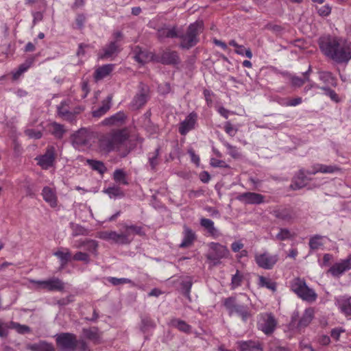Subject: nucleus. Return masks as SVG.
Listing matches in <instances>:
<instances>
[{
  "label": "nucleus",
  "mask_w": 351,
  "mask_h": 351,
  "mask_svg": "<svg viewBox=\"0 0 351 351\" xmlns=\"http://www.w3.org/2000/svg\"><path fill=\"white\" fill-rule=\"evenodd\" d=\"M318 45L322 53L337 64H347L351 59V43L340 37L324 36Z\"/></svg>",
  "instance_id": "1"
},
{
  "label": "nucleus",
  "mask_w": 351,
  "mask_h": 351,
  "mask_svg": "<svg viewBox=\"0 0 351 351\" xmlns=\"http://www.w3.org/2000/svg\"><path fill=\"white\" fill-rule=\"evenodd\" d=\"M135 235H145L143 228L136 225L124 224L123 231L121 232L112 230L100 231L97 233L96 237L104 241H112L117 245H125L131 243Z\"/></svg>",
  "instance_id": "2"
},
{
  "label": "nucleus",
  "mask_w": 351,
  "mask_h": 351,
  "mask_svg": "<svg viewBox=\"0 0 351 351\" xmlns=\"http://www.w3.org/2000/svg\"><path fill=\"white\" fill-rule=\"evenodd\" d=\"M241 298L230 296L223 300V305L230 316L237 315L243 322L252 317V309L249 305L250 298L245 294H241Z\"/></svg>",
  "instance_id": "3"
},
{
  "label": "nucleus",
  "mask_w": 351,
  "mask_h": 351,
  "mask_svg": "<svg viewBox=\"0 0 351 351\" xmlns=\"http://www.w3.org/2000/svg\"><path fill=\"white\" fill-rule=\"evenodd\" d=\"M203 31V23L196 21L191 23L187 28L186 34H178L182 41L180 47L182 49H189L195 46L199 42L198 36Z\"/></svg>",
  "instance_id": "4"
},
{
  "label": "nucleus",
  "mask_w": 351,
  "mask_h": 351,
  "mask_svg": "<svg viewBox=\"0 0 351 351\" xmlns=\"http://www.w3.org/2000/svg\"><path fill=\"white\" fill-rule=\"evenodd\" d=\"M290 289L298 298L304 301L313 302L317 298L315 291L308 287L303 278H295L290 281Z\"/></svg>",
  "instance_id": "5"
},
{
  "label": "nucleus",
  "mask_w": 351,
  "mask_h": 351,
  "mask_svg": "<svg viewBox=\"0 0 351 351\" xmlns=\"http://www.w3.org/2000/svg\"><path fill=\"white\" fill-rule=\"evenodd\" d=\"M313 317L314 310L312 308L305 309L301 317L299 312L295 311L291 317L290 326L298 330H302L311 324Z\"/></svg>",
  "instance_id": "6"
},
{
  "label": "nucleus",
  "mask_w": 351,
  "mask_h": 351,
  "mask_svg": "<svg viewBox=\"0 0 351 351\" xmlns=\"http://www.w3.org/2000/svg\"><path fill=\"white\" fill-rule=\"evenodd\" d=\"M55 337L56 344L62 350L74 351L78 346V340L75 334L61 332Z\"/></svg>",
  "instance_id": "7"
},
{
  "label": "nucleus",
  "mask_w": 351,
  "mask_h": 351,
  "mask_svg": "<svg viewBox=\"0 0 351 351\" xmlns=\"http://www.w3.org/2000/svg\"><path fill=\"white\" fill-rule=\"evenodd\" d=\"M276 325L277 321L272 313H265L260 314L257 326L265 335L272 334L276 329Z\"/></svg>",
  "instance_id": "8"
},
{
  "label": "nucleus",
  "mask_w": 351,
  "mask_h": 351,
  "mask_svg": "<svg viewBox=\"0 0 351 351\" xmlns=\"http://www.w3.org/2000/svg\"><path fill=\"white\" fill-rule=\"evenodd\" d=\"M149 87L140 82L138 86V93L135 95L130 103V108L132 110H138L142 108L148 101Z\"/></svg>",
  "instance_id": "9"
},
{
  "label": "nucleus",
  "mask_w": 351,
  "mask_h": 351,
  "mask_svg": "<svg viewBox=\"0 0 351 351\" xmlns=\"http://www.w3.org/2000/svg\"><path fill=\"white\" fill-rule=\"evenodd\" d=\"M209 247L210 250L206 255V258L212 261L216 262L221 258H226L230 253L226 246L219 243L211 242L209 244Z\"/></svg>",
  "instance_id": "10"
},
{
  "label": "nucleus",
  "mask_w": 351,
  "mask_h": 351,
  "mask_svg": "<svg viewBox=\"0 0 351 351\" xmlns=\"http://www.w3.org/2000/svg\"><path fill=\"white\" fill-rule=\"evenodd\" d=\"M271 214L277 219L291 223L297 217L296 210L291 206H280L273 210Z\"/></svg>",
  "instance_id": "11"
},
{
  "label": "nucleus",
  "mask_w": 351,
  "mask_h": 351,
  "mask_svg": "<svg viewBox=\"0 0 351 351\" xmlns=\"http://www.w3.org/2000/svg\"><path fill=\"white\" fill-rule=\"evenodd\" d=\"M38 165L43 169L53 167L56 160V149L53 146H48L44 154L36 157Z\"/></svg>",
  "instance_id": "12"
},
{
  "label": "nucleus",
  "mask_w": 351,
  "mask_h": 351,
  "mask_svg": "<svg viewBox=\"0 0 351 351\" xmlns=\"http://www.w3.org/2000/svg\"><path fill=\"white\" fill-rule=\"evenodd\" d=\"M155 62L165 65L175 66L180 63V58L177 51L166 49L162 51L160 54L156 55Z\"/></svg>",
  "instance_id": "13"
},
{
  "label": "nucleus",
  "mask_w": 351,
  "mask_h": 351,
  "mask_svg": "<svg viewBox=\"0 0 351 351\" xmlns=\"http://www.w3.org/2000/svg\"><path fill=\"white\" fill-rule=\"evenodd\" d=\"M278 257L277 255H271L268 252H264L255 255V261L258 266L265 269H271L277 263Z\"/></svg>",
  "instance_id": "14"
},
{
  "label": "nucleus",
  "mask_w": 351,
  "mask_h": 351,
  "mask_svg": "<svg viewBox=\"0 0 351 351\" xmlns=\"http://www.w3.org/2000/svg\"><path fill=\"white\" fill-rule=\"evenodd\" d=\"M67 106V102L66 101H62L60 104L57 106L58 114L62 119L69 122H73L75 119V115L82 111L84 108L78 106L73 112H72L69 110Z\"/></svg>",
  "instance_id": "15"
},
{
  "label": "nucleus",
  "mask_w": 351,
  "mask_h": 351,
  "mask_svg": "<svg viewBox=\"0 0 351 351\" xmlns=\"http://www.w3.org/2000/svg\"><path fill=\"white\" fill-rule=\"evenodd\" d=\"M132 51L135 60L142 64L150 61L155 62L156 55L145 49H142L139 46H135Z\"/></svg>",
  "instance_id": "16"
},
{
  "label": "nucleus",
  "mask_w": 351,
  "mask_h": 351,
  "mask_svg": "<svg viewBox=\"0 0 351 351\" xmlns=\"http://www.w3.org/2000/svg\"><path fill=\"white\" fill-rule=\"evenodd\" d=\"M351 269V255L339 263L334 264L330 267L328 272L334 277H339L345 271Z\"/></svg>",
  "instance_id": "17"
},
{
  "label": "nucleus",
  "mask_w": 351,
  "mask_h": 351,
  "mask_svg": "<svg viewBox=\"0 0 351 351\" xmlns=\"http://www.w3.org/2000/svg\"><path fill=\"white\" fill-rule=\"evenodd\" d=\"M238 199L247 204H261L264 202L265 197L259 193L246 192L239 195Z\"/></svg>",
  "instance_id": "18"
},
{
  "label": "nucleus",
  "mask_w": 351,
  "mask_h": 351,
  "mask_svg": "<svg viewBox=\"0 0 351 351\" xmlns=\"http://www.w3.org/2000/svg\"><path fill=\"white\" fill-rule=\"evenodd\" d=\"M197 117L196 113L191 112L180 123L179 132L181 135H186L189 131L194 128Z\"/></svg>",
  "instance_id": "19"
},
{
  "label": "nucleus",
  "mask_w": 351,
  "mask_h": 351,
  "mask_svg": "<svg viewBox=\"0 0 351 351\" xmlns=\"http://www.w3.org/2000/svg\"><path fill=\"white\" fill-rule=\"evenodd\" d=\"M82 333L85 338L93 341L95 344H99L102 342V332L99 331L97 327L83 328Z\"/></svg>",
  "instance_id": "20"
},
{
  "label": "nucleus",
  "mask_w": 351,
  "mask_h": 351,
  "mask_svg": "<svg viewBox=\"0 0 351 351\" xmlns=\"http://www.w3.org/2000/svg\"><path fill=\"white\" fill-rule=\"evenodd\" d=\"M73 143L77 147L86 146L90 143V135L86 129H80L73 136Z\"/></svg>",
  "instance_id": "21"
},
{
  "label": "nucleus",
  "mask_w": 351,
  "mask_h": 351,
  "mask_svg": "<svg viewBox=\"0 0 351 351\" xmlns=\"http://www.w3.org/2000/svg\"><path fill=\"white\" fill-rule=\"evenodd\" d=\"M119 53V45L117 41H111L106 45L98 53L99 58L101 60L108 59L114 54Z\"/></svg>",
  "instance_id": "22"
},
{
  "label": "nucleus",
  "mask_w": 351,
  "mask_h": 351,
  "mask_svg": "<svg viewBox=\"0 0 351 351\" xmlns=\"http://www.w3.org/2000/svg\"><path fill=\"white\" fill-rule=\"evenodd\" d=\"M307 180L308 178L305 175V170L304 169H301L294 176L291 184V188L293 190L300 189L306 185Z\"/></svg>",
  "instance_id": "23"
},
{
  "label": "nucleus",
  "mask_w": 351,
  "mask_h": 351,
  "mask_svg": "<svg viewBox=\"0 0 351 351\" xmlns=\"http://www.w3.org/2000/svg\"><path fill=\"white\" fill-rule=\"evenodd\" d=\"M239 351H263L261 344L258 341L248 340L237 342Z\"/></svg>",
  "instance_id": "24"
},
{
  "label": "nucleus",
  "mask_w": 351,
  "mask_h": 351,
  "mask_svg": "<svg viewBox=\"0 0 351 351\" xmlns=\"http://www.w3.org/2000/svg\"><path fill=\"white\" fill-rule=\"evenodd\" d=\"M199 223L202 227H203L207 232L214 239H217L221 236V233L220 231L215 227L214 222L207 218H201L199 221Z\"/></svg>",
  "instance_id": "25"
},
{
  "label": "nucleus",
  "mask_w": 351,
  "mask_h": 351,
  "mask_svg": "<svg viewBox=\"0 0 351 351\" xmlns=\"http://www.w3.org/2000/svg\"><path fill=\"white\" fill-rule=\"evenodd\" d=\"M112 95H108V97L102 101L101 106L92 112L93 117L100 118L107 113L112 106Z\"/></svg>",
  "instance_id": "26"
},
{
  "label": "nucleus",
  "mask_w": 351,
  "mask_h": 351,
  "mask_svg": "<svg viewBox=\"0 0 351 351\" xmlns=\"http://www.w3.org/2000/svg\"><path fill=\"white\" fill-rule=\"evenodd\" d=\"M337 305L346 316H351V297L348 295H342L337 299Z\"/></svg>",
  "instance_id": "27"
},
{
  "label": "nucleus",
  "mask_w": 351,
  "mask_h": 351,
  "mask_svg": "<svg viewBox=\"0 0 351 351\" xmlns=\"http://www.w3.org/2000/svg\"><path fill=\"white\" fill-rule=\"evenodd\" d=\"M45 285L47 291H62L64 289V283L56 277L46 280Z\"/></svg>",
  "instance_id": "28"
},
{
  "label": "nucleus",
  "mask_w": 351,
  "mask_h": 351,
  "mask_svg": "<svg viewBox=\"0 0 351 351\" xmlns=\"http://www.w3.org/2000/svg\"><path fill=\"white\" fill-rule=\"evenodd\" d=\"M99 148L106 152H110L116 147L111 134L102 136L99 140Z\"/></svg>",
  "instance_id": "29"
},
{
  "label": "nucleus",
  "mask_w": 351,
  "mask_h": 351,
  "mask_svg": "<svg viewBox=\"0 0 351 351\" xmlns=\"http://www.w3.org/2000/svg\"><path fill=\"white\" fill-rule=\"evenodd\" d=\"M27 349L31 351H56L54 346L45 341L27 345Z\"/></svg>",
  "instance_id": "30"
},
{
  "label": "nucleus",
  "mask_w": 351,
  "mask_h": 351,
  "mask_svg": "<svg viewBox=\"0 0 351 351\" xmlns=\"http://www.w3.org/2000/svg\"><path fill=\"white\" fill-rule=\"evenodd\" d=\"M183 234V240L179 245L180 248H185L191 246L196 238L195 232L187 226L184 227Z\"/></svg>",
  "instance_id": "31"
},
{
  "label": "nucleus",
  "mask_w": 351,
  "mask_h": 351,
  "mask_svg": "<svg viewBox=\"0 0 351 351\" xmlns=\"http://www.w3.org/2000/svg\"><path fill=\"white\" fill-rule=\"evenodd\" d=\"M125 119L126 116L125 113L122 111H119L116 114L104 119L102 121V124L104 125H119L122 123Z\"/></svg>",
  "instance_id": "32"
},
{
  "label": "nucleus",
  "mask_w": 351,
  "mask_h": 351,
  "mask_svg": "<svg viewBox=\"0 0 351 351\" xmlns=\"http://www.w3.org/2000/svg\"><path fill=\"white\" fill-rule=\"evenodd\" d=\"M42 195L45 202L49 203L51 206H57V197L55 191L49 186H45L42 191Z\"/></svg>",
  "instance_id": "33"
},
{
  "label": "nucleus",
  "mask_w": 351,
  "mask_h": 351,
  "mask_svg": "<svg viewBox=\"0 0 351 351\" xmlns=\"http://www.w3.org/2000/svg\"><path fill=\"white\" fill-rule=\"evenodd\" d=\"M114 65L112 64H104L97 68L94 73L95 80L98 81L106 77L112 71Z\"/></svg>",
  "instance_id": "34"
},
{
  "label": "nucleus",
  "mask_w": 351,
  "mask_h": 351,
  "mask_svg": "<svg viewBox=\"0 0 351 351\" xmlns=\"http://www.w3.org/2000/svg\"><path fill=\"white\" fill-rule=\"evenodd\" d=\"M169 324L184 333L189 334L191 332V326L184 320L178 318H172L169 321Z\"/></svg>",
  "instance_id": "35"
},
{
  "label": "nucleus",
  "mask_w": 351,
  "mask_h": 351,
  "mask_svg": "<svg viewBox=\"0 0 351 351\" xmlns=\"http://www.w3.org/2000/svg\"><path fill=\"white\" fill-rule=\"evenodd\" d=\"M160 147H158L154 152H149L147 154L148 165L150 169L153 171H156V167L160 163Z\"/></svg>",
  "instance_id": "36"
},
{
  "label": "nucleus",
  "mask_w": 351,
  "mask_h": 351,
  "mask_svg": "<svg viewBox=\"0 0 351 351\" xmlns=\"http://www.w3.org/2000/svg\"><path fill=\"white\" fill-rule=\"evenodd\" d=\"M311 66H308V69L306 71L303 73L304 78H301L300 77L292 75L291 77V84L294 86L300 87L302 86L306 82L309 81V75L311 73Z\"/></svg>",
  "instance_id": "37"
},
{
  "label": "nucleus",
  "mask_w": 351,
  "mask_h": 351,
  "mask_svg": "<svg viewBox=\"0 0 351 351\" xmlns=\"http://www.w3.org/2000/svg\"><path fill=\"white\" fill-rule=\"evenodd\" d=\"M70 228L72 230L71 235L73 237L78 236H87L89 234V230L85 227L75 223H70Z\"/></svg>",
  "instance_id": "38"
},
{
  "label": "nucleus",
  "mask_w": 351,
  "mask_h": 351,
  "mask_svg": "<svg viewBox=\"0 0 351 351\" xmlns=\"http://www.w3.org/2000/svg\"><path fill=\"white\" fill-rule=\"evenodd\" d=\"M104 193H106L111 199L121 198L125 195L124 192L118 186H109L104 190Z\"/></svg>",
  "instance_id": "39"
},
{
  "label": "nucleus",
  "mask_w": 351,
  "mask_h": 351,
  "mask_svg": "<svg viewBox=\"0 0 351 351\" xmlns=\"http://www.w3.org/2000/svg\"><path fill=\"white\" fill-rule=\"evenodd\" d=\"M157 35L159 39H163L165 38H178V34L176 27H173L171 29L161 28L158 29Z\"/></svg>",
  "instance_id": "40"
},
{
  "label": "nucleus",
  "mask_w": 351,
  "mask_h": 351,
  "mask_svg": "<svg viewBox=\"0 0 351 351\" xmlns=\"http://www.w3.org/2000/svg\"><path fill=\"white\" fill-rule=\"evenodd\" d=\"M87 163L93 170L97 171L101 175H103L107 171L104 163L100 160L88 159Z\"/></svg>",
  "instance_id": "41"
},
{
  "label": "nucleus",
  "mask_w": 351,
  "mask_h": 351,
  "mask_svg": "<svg viewBox=\"0 0 351 351\" xmlns=\"http://www.w3.org/2000/svg\"><path fill=\"white\" fill-rule=\"evenodd\" d=\"M64 250V252L58 250L53 253V255L60 259L62 267H64L71 258L69 250L65 249Z\"/></svg>",
  "instance_id": "42"
},
{
  "label": "nucleus",
  "mask_w": 351,
  "mask_h": 351,
  "mask_svg": "<svg viewBox=\"0 0 351 351\" xmlns=\"http://www.w3.org/2000/svg\"><path fill=\"white\" fill-rule=\"evenodd\" d=\"M113 180L115 182L128 185L127 175L121 169H117L113 173Z\"/></svg>",
  "instance_id": "43"
},
{
  "label": "nucleus",
  "mask_w": 351,
  "mask_h": 351,
  "mask_svg": "<svg viewBox=\"0 0 351 351\" xmlns=\"http://www.w3.org/2000/svg\"><path fill=\"white\" fill-rule=\"evenodd\" d=\"M99 243L96 240L86 239L85 250L97 256L98 254Z\"/></svg>",
  "instance_id": "44"
},
{
  "label": "nucleus",
  "mask_w": 351,
  "mask_h": 351,
  "mask_svg": "<svg viewBox=\"0 0 351 351\" xmlns=\"http://www.w3.org/2000/svg\"><path fill=\"white\" fill-rule=\"evenodd\" d=\"M155 327L156 324L151 318L148 317H143L141 318L140 328L143 332H146L149 330L154 329Z\"/></svg>",
  "instance_id": "45"
},
{
  "label": "nucleus",
  "mask_w": 351,
  "mask_h": 351,
  "mask_svg": "<svg viewBox=\"0 0 351 351\" xmlns=\"http://www.w3.org/2000/svg\"><path fill=\"white\" fill-rule=\"evenodd\" d=\"M319 79L324 82L328 83L335 87L337 84L336 78L332 75V74L330 72L328 71L321 72L319 73Z\"/></svg>",
  "instance_id": "46"
},
{
  "label": "nucleus",
  "mask_w": 351,
  "mask_h": 351,
  "mask_svg": "<svg viewBox=\"0 0 351 351\" xmlns=\"http://www.w3.org/2000/svg\"><path fill=\"white\" fill-rule=\"evenodd\" d=\"M51 128H52L51 134L56 138L61 139L65 133V130L64 129V126L61 124L56 123V122H53L51 124Z\"/></svg>",
  "instance_id": "47"
},
{
  "label": "nucleus",
  "mask_w": 351,
  "mask_h": 351,
  "mask_svg": "<svg viewBox=\"0 0 351 351\" xmlns=\"http://www.w3.org/2000/svg\"><path fill=\"white\" fill-rule=\"evenodd\" d=\"M259 285L263 287H266L273 291L276 290V283L271 279L264 276H259Z\"/></svg>",
  "instance_id": "48"
},
{
  "label": "nucleus",
  "mask_w": 351,
  "mask_h": 351,
  "mask_svg": "<svg viewBox=\"0 0 351 351\" xmlns=\"http://www.w3.org/2000/svg\"><path fill=\"white\" fill-rule=\"evenodd\" d=\"M193 282L191 279H186L181 282V291L182 293L186 297L190 298V292L192 287Z\"/></svg>",
  "instance_id": "49"
},
{
  "label": "nucleus",
  "mask_w": 351,
  "mask_h": 351,
  "mask_svg": "<svg viewBox=\"0 0 351 351\" xmlns=\"http://www.w3.org/2000/svg\"><path fill=\"white\" fill-rule=\"evenodd\" d=\"M317 88H319L324 91V94L329 97L330 99L336 103L339 102L340 99L338 95L336 92L328 86H317Z\"/></svg>",
  "instance_id": "50"
},
{
  "label": "nucleus",
  "mask_w": 351,
  "mask_h": 351,
  "mask_svg": "<svg viewBox=\"0 0 351 351\" xmlns=\"http://www.w3.org/2000/svg\"><path fill=\"white\" fill-rule=\"evenodd\" d=\"M302 102V97H298L293 99H281V101L279 102V104L283 106H296L300 104H301Z\"/></svg>",
  "instance_id": "51"
},
{
  "label": "nucleus",
  "mask_w": 351,
  "mask_h": 351,
  "mask_svg": "<svg viewBox=\"0 0 351 351\" xmlns=\"http://www.w3.org/2000/svg\"><path fill=\"white\" fill-rule=\"evenodd\" d=\"M115 146L121 144L127 139V136L123 131H117L111 134Z\"/></svg>",
  "instance_id": "52"
},
{
  "label": "nucleus",
  "mask_w": 351,
  "mask_h": 351,
  "mask_svg": "<svg viewBox=\"0 0 351 351\" xmlns=\"http://www.w3.org/2000/svg\"><path fill=\"white\" fill-rule=\"evenodd\" d=\"M10 328L15 329L19 334H25L30 332L29 326L14 322H10Z\"/></svg>",
  "instance_id": "53"
},
{
  "label": "nucleus",
  "mask_w": 351,
  "mask_h": 351,
  "mask_svg": "<svg viewBox=\"0 0 351 351\" xmlns=\"http://www.w3.org/2000/svg\"><path fill=\"white\" fill-rule=\"evenodd\" d=\"M107 281L111 283L114 286H118L119 285L128 284L132 283V280L129 278H118L116 277H108Z\"/></svg>",
  "instance_id": "54"
},
{
  "label": "nucleus",
  "mask_w": 351,
  "mask_h": 351,
  "mask_svg": "<svg viewBox=\"0 0 351 351\" xmlns=\"http://www.w3.org/2000/svg\"><path fill=\"white\" fill-rule=\"evenodd\" d=\"M322 237L319 235H315L309 240V247L311 250H315L319 249L323 243L321 242Z\"/></svg>",
  "instance_id": "55"
},
{
  "label": "nucleus",
  "mask_w": 351,
  "mask_h": 351,
  "mask_svg": "<svg viewBox=\"0 0 351 351\" xmlns=\"http://www.w3.org/2000/svg\"><path fill=\"white\" fill-rule=\"evenodd\" d=\"M243 280V275L240 274L239 270H237L236 274L232 276L231 280L232 289H234L241 286Z\"/></svg>",
  "instance_id": "56"
},
{
  "label": "nucleus",
  "mask_w": 351,
  "mask_h": 351,
  "mask_svg": "<svg viewBox=\"0 0 351 351\" xmlns=\"http://www.w3.org/2000/svg\"><path fill=\"white\" fill-rule=\"evenodd\" d=\"M73 259L77 261H82L85 263H88L90 261L88 254L83 252H76L74 254Z\"/></svg>",
  "instance_id": "57"
},
{
  "label": "nucleus",
  "mask_w": 351,
  "mask_h": 351,
  "mask_svg": "<svg viewBox=\"0 0 351 351\" xmlns=\"http://www.w3.org/2000/svg\"><path fill=\"white\" fill-rule=\"evenodd\" d=\"M36 59V56L29 57L25 60V61L19 65V69L23 72L25 73L34 64Z\"/></svg>",
  "instance_id": "58"
},
{
  "label": "nucleus",
  "mask_w": 351,
  "mask_h": 351,
  "mask_svg": "<svg viewBox=\"0 0 351 351\" xmlns=\"http://www.w3.org/2000/svg\"><path fill=\"white\" fill-rule=\"evenodd\" d=\"M320 173H332L340 170L336 165H326L321 164Z\"/></svg>",
  "instance_id": "59"
},
{
  "label": "nucleus",
  "mask_w": 351,
  "mask_h": 351,
  "mask_svg": "<svg viewBox=\"0 0 351 351\" xmlns=\"http://www.w3.org/2000/svg\"><path fill=\"white\" fill-rule=\"evenodd\" d=\"M290 231L287 228H280V232L276 234V239L278 241H285L291 237Z\"/></svg>",
  "instance_id": "60"
},
{
  "label": "nucleus",
  "mask_w": 351,
  "mask_h": 351,
  "mask_svg": "<svg viewBox=\"0 0 351 351\" xmlns=\"http://www.w3.org/2000/svg\"><path fill=\"white\" fill-rule=\"evenodd\" d=\"M235 52L237 54L241 55V56H245L248 58H252V53L250 50V49H246L243 45H239L236 49Z\"/></svg>",
  "instance_id": "61"
},
{
  "label": "nucleus",
  "mask_w": 351,
  "mask_h": 351,
  "mask_svg": "<svg viewBox=\"0 0 351 351\" xmlns=\"http://www.w3.org/2000/svg\"><path fill=\"white\" fill-rule=\"evenodd\" d=\"M25 134L31 138L40 139L43 134L40 131L36 130L34 129H27L25 131Z\"/></svg>",
  "instance_id": "62"
},
{
  "label": "nucleus",
  "mask_w": 351,
  "mask_h": 351,
  "mask_svg": "<svg viewBox=\"0 0 351 351\" xmlns=\"http://www.w3.org/2000/svg\"><path fill=\"white\" fill-rule=\"evenodd\" d=\"M316 10L319 15L321 16H327L331 12V7L328 4L320 8L316 7Z\"/></svg>",
  "instance_id": "63"
},
{
  "label": "nucleus",
  "mask_w": 351,
  "mask_h": 351,
  "mask_svg": "<svg viewBox=\"0 0 351 351\" xmlns=\"http://www.w3.org/2000/svg\"><path fill=\"white\" fill-rule=\"evenodd\" d=\"M210 165L213 167H220V168H230V166L223 160H218L215 158H212L210 160Z\"/></svg>",
  "instance_id": "64"
}]
</instances>
